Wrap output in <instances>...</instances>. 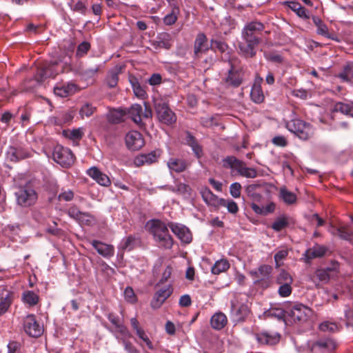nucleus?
<instances>
[{
	"instance_id": "obj_52",
	"label": "nucleus",
	"mask_w": 353,
	"mask_h": 353,
	"mask_svg": "<svg viewBox=\"0 0 353 353\" xmlns=\"http://www.w3.org/2000/svg\"><path fill=\"white\" fill-rule=\"evenodd\" d=\"M276 283L279 285L292 284L293 278L289 272L282 270L276 277Z\"/></svg>"
},
{
	"instance_id": "obj_45",
	"label": "nucleus",
	"mask_w": 353,
	"mask_h": 353,
	"mask_svg": "<svg viewBox=\"0 0 353 353\" xmlns=\"http://www.w3.org/2000/svg\"><path fill=\"white\" fill-rule=\"evenodd\" d=\"M63 135L72 141H79L83 136V132L80 128L63 130Z\"/></svg>"
},
{
	"instance_id": "obj_13",
	"label": "nucleus",
	"mask_w": 353,
	"mask_h": 353,
	"mask_svg": "<svg viewBox=\"0 0 353 353\" xmlns=\"http://www.w3.org/2000/svg\"><path fill=\"white\" fill-rule=\"evenodd\" d=\"M263 81V79L261 77L256 76L251 88L250 99L256 104H261L265 101V94L261 87Z\"/></svg>"
},
{
	"instance_id": "obj_11",
	"label": "nucleus",
	"mask_w": 353,
	"mask_h": 353,
	"mask_svg": "<svg viewBox=\"0 0 353 353\" xmlns=\"http://www.w3.org/2000/svg\"><path fill=\"white\" fill-rule=\"evenodd\" d=\"M23 328L26 333L32 337H39L43 334V327L37 321L33 314L28 315L23 322Z\"/></svg>"
},
{
	"instance_id": "obj_23",
	"label": "nucleus",
	"mask_w": 353,
	"mask_h": 353,
	"mask_svg": "<svg viewBox=\"0 0 353 353\" xmlns=\"http://www.w3.org/2000/svg\"><path fill=\"white\" fill-rule=\"evenodd\" d=\"M87 174L102 186L108 187L111 184V181L108 175L100 171V170L95 166L88 169L87 170Z\"/></svg>"
},
{
	"instance_id": "obj_56",
	"label": "nucleus",
	"mask_w": 353,
	"mask_h": 353,
	"mask_svg": "<svg viewBox=\"0 0 353 353\" xmlns=\"http://www.w3.org/2000/svg\"><path fill=\"white\" fill-rule=\"evenodd\" d=\"M320 330L323 332H336L339 330V325L335 322L324 321L319 325Z\"/></svg>"
},
{
	"instance_id": "obj_21",
	"label": "nucleus",
	"mask_w": 353,
	"mask_h": 353,
	"mask_svg": "<svg viewBox=\"0 0 353 353\" xmlns=\"http://www.w3.org/2000/svg\"><path fill=\"white\" fill-rule=\"evenodd\" d=\"M90 244L99 254L106 259H110L114 254V248L112 245L107 244L100 241L92 240Z\"/></svg>"
},
{
	"instance_id": "obj_41",
	"label": "nucleus",
	"mask_w": 353,
	"mask_h": 353,
	"mask_svg": "<svg viewBox=\"0 0 353 353\" xmlns=\"http://www.w3.org/2000/svg\"><path fill=\"white\" fill-rule=\"evenodd\" d=\"M12 296L8 293L6 295L0 294V316L8 312L9 307L12 303Z\"/></svg>"
},
{
	"instance_id": "obj_33",
	"label": "nucleus",
	"mask_w": 353,
	"mask_h": 353,
	"mask_svg": "<svg viewBox=\"0 0 353 353\" xmlns=\"http://www.w3.org/2000/svg\"><path fill=\"white\" fill-rule=\"evenodd\" d=\"M284 5H286L289 8L294 11L299 17L304 19L310 18L307 9L302 6V5L296 1H285Z\"/></svg>"
},
{
	"instance_id": "obj_24",
	"label": "nucleus",
	"mask_w": 353,
	"mask_h": 353,
	"mask_svg": "<svg viewBox=\"0 0 353 353\" xmlns=\"http://www.w3.org/2000/svg\"><path fill=\"white\" fill-rule=\"evenodd\" d=\"M185 143L192 148L197 159H200L203 157V151L202 146L199 144L196 137L189 131L185 132Z\"/></svg>"
},
{
	"instance_id": "obj_47",
	"label": "nucleus",
	"mask_w": 353,
	"mask_h": 353,
	"mask_svg": "<svg viewBox=\"0 0 353 353\" xmlns=\"http://www.w3.org/2000/svg\"><path fill=\"white\" fill-rule=\"evenodd\" d=\"M47 73H52L49 78H54L59 72H62V68L59 67L57 61L44 62Z\"/></svg>"
},
{
	"instance_id": "obj_61",
	"label": "nucleus",
	"mask_w": 353,
	"mask_h": 353,
	"mask_svg": "<svg viewBox=\"0 0 353 353\" xmlns=\"http://www.w3.org/2000/svg\"><path fill=\"white\" fill-rule=\"evenodd\" d=\"M74 192L71 190L62 189L58 195L59 201H70L74 199Z\"/></svg>"
},
{
	"instance_id": "obj_36",
	"label": "nucleus",
	"mask_w": 353,
	"mask_h": 353,
	"mask_svg": "<svg viewBox=\"0 0 353 353\" xmlns=\"http://www.w3.org/2000/svg\"><path fill=\"white\" fill-rule=\"evenodd\" d=\"M232 313L238 321H243L249 315L250 310L245 304H232Z\"/></svg>"
},
{
	"instance_id": "obj_37",
	"label": "nucleus",
	"mask_w": 353,
	"mask_h": 353,
	"mask_svg": "<svg viewBox=\"0 0 353 353\" xmlns=\"http://www.w3.org/2000/svg\"><path fill=\"white\" fill-rule=\"evenodd\" d=\"M314 345L321 349L327 350L328 352L334 351L337 347L336 341L330 338L320 339L315 342Z\"/></svg>"
},
{
	"instance_id": "obj_2",
	"label": "nucleus",
	"mask_w": 353,
	"mask_h": 353,
	"mask_svg": "<svg viewBox=\"0 0 353 353\" xmlns=\"http://www.w3.org/2000/svg\"><path fill=\"white\" fill-rule=\"evenodd\" d=\"M146 228L159 248L171 249L174 240L168 230V223L159 219H152L147 222Z\"/></svg>"
},
{
	"instance_id": "obj_5",
	"label": "nucleus",
	"mask_w": 353,
	"mask_h": 353,
	"mask_svg": "<svg viewBox=\"0 0 353 353\" xmlns=\"http://www.w3.org/2000/svg\"><path fill=\"white\" fill-rule=\"evenodd\" d=\"M14 195L17 204L21 208H30L34 205L38 199L37 192L29 185L19 187Z\"/></svg>"
},
{
	"instance_id": "obj_55",
	"label": "nucleus",
	"mask_w": 353,
	"mask_h": 353,
	"mask_svg": "<svg viewBox=\"0 0 353 353\" xmlns=\"http://www.w3.org/2000/svg\"><path fill=\"white\" fill-rule=\"evenodd\" d=\"M74 116L70 112H63L56 117L55 123L59 125H62L68 123L72 121Z\"/></svg>"
},
{
	"instance_id": "obj_49",
	"label": "nucleus",
	"mask_w": 353,
	"mask_h": 353,
	"mask_svg": "<svg viewBox=\"0 0 353 353\" xmlns=\"http://www.w3.org/2000/svg\"><path fill=\"white\" fill-rule=\"evenodd\" d=\"M51 74L47 73L46 67L44 62H43L38 66L34 74V79L38 82H43L45 79L49 78V75H51Z\"/></svg>"
},
{
	"instance_id": "obj_43",
	"label": "nucleus",
	"mask_w": 353,
	"mask_h": 353,
	"mask_svg": "<svg viewBox=\"0 0 353 353\" xmlns=\"http://www.w3.org/2000/svg\"><path fill=\"white\" fill-rule=\"evenodd\" d=\"M210 48L214 52H219L223 54L228 50L229 46L226 42L222 40L212 39Z\"/></svg>"
},
{
	"instance_id": "obj_12",
	"label": "nucleus",
	"mask_w": 353,
	"mask_h": 353,
	"mask_svg": "<svg viewBox=\"0 0 353 353\" xmlns=\"http://www.w3.org/2000/svg\"><path fill=\"white\" fill-rule=\"evenodd\" d=\"M6 155L9 161L18 162L30 157L31 152L21 145H11L8 148Z\"/></svg>"
},
{
	"instance_id": "obj_31",
	"label": "nucleus",
	"mask_w": 353,
	"mask_h": 353,
	"mask_svg": "<svg viewBox=\"0 0 353 353\" xmlns=\"http://www.w3.org/2000/svg\"><path fill=\"white\" fill-rule=\"evenodd\" d=\"M276 203L274 202H270L264 207H261L254 203L250 204L252 210L259 215L267 216L270 214L274 212L276 210Z\"/></svg>"
},
{
	"instance_id": "obj_7",
	"label": "nucleus",
	"mask_w": 353,
	"mask_h": 353,
	"mask_svg": "<svg viewBox=\"0 0 353 353\" xmlns=\"http://www.w3.org/2000/svg\"><path fill=\"white\" fill-rule=\"evenodd\" d=\"M290 131L302 140H307L314 134L312 126L303 120L293 119L287 124Z\"/></svg>"
},
{
	"instance_id": "obj_50",
	"label": "nucleus",
	"mask_w": 353,
	"mask_h": 353,
	"mask_svg": "<svg viewBox=\"0 0 353 353\" xmlns=\"http://www.w3.org/2000/svg\"><path fill=\"white\" fill-rule=\"evenodd\" d=\"M317 34L324 36L328 39L339 42L341 40L338 38V37L334 33H330L328 31L327 26L323 23L319 25L317 28L316 30Z\"/></svg>"
},
{
	"instance_id": "obj_26",
	"label": "nucleus",
	"mask_w": 353,
	"mask_h": 353,
	"mask_svg": "<svg viewBox=\"0 0 353 353\" xmlns=\"http://www.w3.org/2000/svg\"><path fill=\"white\" fill-rule=\"evenodd\" d=\"M167 165L171 172L181 173L187 170L189 164L185 159L172 157L168 159Z\"/></svg>"
},
{
	"instance_id": "obj_14",
	"label": "nucleus",
	"mask_w": 353,
	"mask_h": 353,
	"mask_svg": "<svg viewBox=\"0 0 353 353\" xmlns=\"http://www.w3.org/2000/svg\"><path fill=\"white\" fill-rule=\"evenodd\" d=\"M272 268L269 265H261L256 270L250 272V275L255 280V283L261 284L270 281Z\"/></svg>"
},
{
	"instance_id": "obj_39",
	"label": "nucleus",
	"mask_w": 353,
	"mask_h": 353,
	"mask_svg": "<svg viewBox=\"0 0 353 353\" xmlns=\"http://www.w3.org/2000/svg\"><path fill=\"white\" fill-rule=\"evenodd\" d=\"M130 83L132 85L134 94L140 99H145L147 97V92L145 89L141 85L138 79L134 77H130Z\"/></svg>"
},
{
	"instance_id": "obj_44",
	"label": "nucleus",
	"mask_w": 353,
	"mask_h": 353,
	"mask_svg": "<svg viewBox=\"0 0 353 353\" xmlns=\"http://www.w3.org/2000/svg\"><path fill=\"white\" fill-rule=\"evenodd\" d=\"M108 320L112 323V325H114L116 328V331L119 334H128V328L120 323L119 319L117 316H116L113 313H110L108 316Z\"/></svg>"
},
{
	"instance_id": "obj_29",
	"label": "nucleus",
	"mask_w": 353,
	"mask_h": 353,
	"mask_svg": "<svg viewBox=\"0 0 353 353\" xmlns=\"http://www.w3.org/2000/svg\"><path fill=\"white\" fill-rule=\"evenodd\" d=\"M77 91V85L73 83L57 85L54 88V93L61 97H66L74 94Z\"/></svg>"
},
{
	"instance_id": "obj_27",
	"label": "nucleus",
	"mask_w": 353,
	"mask_h": 353,
	"mask_svg": "<svg viewBox=\"0 0 353 353\" xmlns=\"http://www.w3.org/2000/svg\"><path fill=\"white\" fill-rule=\"evenodd\" d=\"M292 223V219L290 216L286 214H281L275 219L271 225V228L274 231L279 232L288 228Z\"/></svg>"
},
{
	"instance_id": "obj_62",
	"label": "nucleus",
	"mask_w": 353,
	"mask_h": 353,
	"mask_svg": "<svg viewBox=\"0 0 353 353\" xmlns=\"http://www.w3.org/2000/svg\"><path fill=\"white\" fill-rule=\"evenodd\" d=\"M259 187L258 185L251 184L246 187L245 192L248 196L256 201H259L261 196L256 192V189Z\"/></svg>"
},
{
	"instance_id": "obj_6",
	"label": "nucleus",
	"mask_w": 353,
	"mask_h": 353,
	"mask_svg": "<svg viewBox=\"0 0 353 353\" xmlns=\"http://www.w3.org/2000/svg\"><path fill=\"white\" fill-rule=\"evenodd\" d=\"M54 161L63 168H70L75 162V156L72 152L61 145H57L53 150Z\"/></svg>"
},
{
	"instance_id": "obj_58",
	"label": "nucleus",
	"mask_w": 353,
	"mask_h": 353,
	"mask_svg": "<svg viewBox=\"0 0 353 353\" xmlns=\"http://www.w3.org/2000/svg\"><path fill=\"white\" fill-rule=\"evenodd\" d=\"M200 123L201 125L205 128H212L217 126L219 122L214 117H203L201 118Z\"/></svg>"
},
{
	"instance_id": "obj_25",
	"label": "nucleus",
	"mask_w": 353,
	"mask_h": 353,
	"mask_svg": "<svg viewBox=\"0 0 353 353\" xmlns=\"http://www.w3.org/2000/svg\"><path fill=\"white\" fill-rule=\"evenodd\" d=\"M327 250L325 246L316 244L305 251L303 254L305 261L309 263L314 259L322 257L325 254Z\"/></svg>"
},
{
	"instance_id": "obj_63",
	"label": "nucleus",
	"mask_w": 353,
	"mask_h": 353,
	"mask_svg": "<svg viewBox=\"0 0 353 353\" xmlns=\"http://www.w3.org/2000/svg\"><path fill=\"white\" fill-rule=\"evenodd\" d=\"M288 255V250H281L276 252L274 256L275 261L276 268H279L282 265V263H281L283 259H285Z\"/></svg>"
},
{
	"instance_id": "obj_4",
	"label": "nucleus",
	"mask_w": 353,
	"mask_h": 353,
	"mask_svg": "<svg viewBox=\"0 0 353 353\" xmlns=\"http://www.w3.org/2000/svg\"><path fill=\"white\" fill-rule=\"evenodd\" d=\"M223 166L236 170L239 175L245 178H255L257 171L255 168H248L245 163L234 156H228L223 159Z\"/></svg>"
},
{
	"instance_id": "obj_20",
	"label": "nucleus",
	"mask_w": 353,
	"mask_h": 353,
	"mask_svg": "<svg viewBox=\"0 0 353 353\" xmlns=\"http://www.w3.org/2000/svg\"><path fill=\"white\" fill-rule=\"evenodd\" d=\"M257 342L262 345H274L280 341L281 336L278 333H270L267 331L254 334Z\"/></svg>"
},
{
	"instance_id": "obj_46",
	"label": "nucleus",
	"mask_w": 353,
	"mask_h": 353,
	"mask_svg": "<svg viewBox=\"0 0 353 353\" xmlns=\"http://www.w3.org/2000/svg\"><path fill=\"white\" fill-rule=\"evenodd\" d=\"M136 241V238L132 235H130L121 241L119 248L123 251H130L134 248Z\"/></svg>"
},
{
	"instance_id": "obj_18",
	"label": "nucleus",
	"mask_w": 353,
	"mask_h": 353,
	"mask_svg": "<svg viewBox=\"0 0 353 353\" xmlns=\"http://www.w3.org/2000/svg\"><path fill=\"white\" fill-rule=\"evenodd\" d=\"M125 140L127 147L132 150H138L145 144L142 134L136 130L130 131L125 135Z\"/></svg>"
},
{
	"instance_id": "obj_59",
	"label": "nucleus",
	"mask_w": 353,
	"mask_h": 353,
	"mask_svg": "<svg viewBox=\"0 0 353 353\" xmlns=\"http://www.w3.org/2000/svg\"><path fill=\"white\" fill-rule=\"evenodd\" d=\"M137 335L139 337L141 340L145 343L146 347L150 350H154V345L151 340L149 339L148 335L146 334L144 330L142 328L141 330H139V332H137Z\"/></svg>"
},
{
	"instance_id": "obj_40",
	"label": "nucleus",
	"mask_w": 353,
	"mask_h": 353,
	"mask_svg": "<svg viewBox=\"0 0 353 353\" xmlns=\"http://www.w3.org/2000/svg\"><path fill=\"white\" fill-rule=\"evenodd\" d=\"M230 267V264L227 259H221L217 261L211 268L213 274H219L226 272Z\"/></svg>"
},
{
	"instance_id": "obj_19",
	"label": "nucleus",
	"mask_w": 353,
	"mask_h": 353,
	"mask_svg": "<svg viewBox=\"0 0 353 353\" xmlns=\"http://www.w3.org/2000/svg\"><path fill=\"white\" fill-rule=\"evenodd\" d=\"M173 288L171 285H168L165 288L157 290L151 301V307L154 309L159 308L165 300L171 296Z\"/></svg>"
},
{
	"instance_id": "obj_17",
	"label": "nucleus",
	"mask_w": 353,
	"mask_h": 353,
	"mask_svg": "<svg viewBox=\"0 0 353 353\" xmlns=\"http://www.w3.org/2000/svg\"><path fill=\"white\" fill-rule=\"evenodd\" d=\"M67 213L70 217L78 221L81 225H90L94 221L93 216L88 212L80 211L76 206L70 207Z\"/></svg>"
},
{
	"instance_id": "obj_57",
	"label": "nucleus",
	"mask_w": 353,
	"mask_h": 353,
	"mask_svg": "<svg viewBox=\"0 0 353 353\" xmlns=\"http://www.w3.org/2000/svg\"><path fill=\"white\" fill-rule=\"evenodd\" d=\"M97 110V108L90 103L84 104L79 110V114L82 119L85 117L92 116Z\"/></svg>"
},
{
	"instance_id": "obj_34",
	"label": "nucleus",
	"mask_w": 353,
	"mask_h": 353,
	"mask_svg": "<svg viewBox=\"0 0 353 353\" xmlns=\"http://www.w3.org/2000/svg\"><path fill=\"white\" fill-rule=\"evenodd\" d=\"M336 77L343 82H351L353 83V62L347 63Z\"/></svg>"
},
{
	"instance_id": "obj_15",
	"label": "nucleus",
	"mask_w": 353,
	"mask_h": 353,
	"mask_svg": "<svg viewBox=\"0 0 353 353\" xmlns=\"http://www.w3.org/2000/svg\"><path fill=\"white\" fill-rule=\"evenodd\" d=\"M243 73L241 69L236 68L232 63L228 70L227 77L223 79L224 82L229 86L237 88L243 82Z\"/></svg>"
},
{
	"instance_id": "obj_48",
	"label": "nucleus",
	"mask_w": 353,
	"mask_h": 353,
	"mask_svg": "<svg viewBox=\"0 0 353 353\" xmlns=\"http://www.w3.org/2000/svg\"><path fill=\"white\" fill-rule=\"evenodd\" d=\"M340 238L346 241H351L353 238V229L350 225H342L337 229Z\"/></svg>"
},
{
	"instance_id": "obj_53",
	"label": "nucleus",
	"mask_w": 353,
	"mask_h": 353,
	"mask_svg": "<svg viewBox=\"0 0 353 353\" xmlns=\"http://www.w3.org/2000/svg\"><path fill=\"white\" fill-rule=\"evenodd\" d=\"M219 206L227 208L229 212L236 214L239 211L237 203L233 200H226L225 199H220Z\"/></svg>"
},
{
	"instance_id": "obj_10",
	"label": "nucleus",
	"mask_w": 353,
	"mask_h": 353,
	"mask_svg": "<svg viewBox=\"0 0 353 353\" xmlns=\"http://www.w3.org/2000/svg\"><path fill=\"white\" fill-rule=\"evenodd\" d=\"M210 49L208 45V39L203 32L196 34L193 45V59L199 61L203 54L207 53Z\"/></svg>"
},
{
	"instance_id": "obj_3",
	"label": "nucleus",
	"mask_w": 353,
	"mask_h": 353,
	"mask_svg": "<svg viewBox=\"0 0 353 353\" xmlns=\"http://www.w3.org/2000/svg\"><path fill=\"white\" fill-rule=\"evenodd\" d=\"M154 110L159 121L168 126L173 125L176 122V115L170 109L168 102L162 99H157L154 101Z\"/></svg>"
},
{
	"instance_id": "obj_28",
	"label": "nucleus",
	"mask_w": 353,
	"mask_h": 353,
	"mask_svg": "<svg viewBox=\"0 0 353 353\" xmlns=\"http://www.w3.org/2000/svg\"><path fill=\"white\" fill-rule=\"evenodd\" d=\"M127 115L126 109H112L107 115V119L109 123L112 124H119L125 121Z\"/></svg>"
},
{
	"instance_id": "obj_51",
	"label": "nucleus",
	"mask_w": 353,
	"mask_h": 353,
	"mask_svg": "<svg viewBox=\"0 0 353 353\" xmlns=\"http://www.w3.org/2000/svg\"><path fill=\"white\" fill-rule=\"evenodd\" d=\"M334 110L336 112H339L342 114L353 117V106L351 105L339 102L336 103Z\"/></svg>"
},
{
	"instance_id": "obj_54",
	"label": "nucleus",
	"mask_w": 353,
	"mask_h": 353,
	"mask_svg": "<svg viewBox=\"0 0 353 353\" xmlns=\"http://www.w3.org/2000/svg\"><path fill=\"white\" fill-rule=\"evenodd\" d=\"M329 279L330 274L328 273V271L323 269L316 270L312 277V280L314 282H316V280L321 282H327Z\"/></svg>"
},
{
	"instance_id": "obj_64",
	"label": "nucleus",
	"mask_w": 353,
	"mask_h": 353,
	"mask_svg": "<svg viewBox=\"0 0 353 353\" xmlns=\"http://www.w3.org/2000/svg\"><path fill=\"white\" fill-rule=\"evenodd\" d=\"M124 296L128 303H135L137 301V296L131 287H127L124 290Z\"/></svg>"
},
{
	"instance_id": "obj_8",
	"label": "nucleus",
	"mask_w": 353,
	"mask_h": 353,
	"mask_svg": "<svg viewBox=\"0 0 353 353\" xmlns=\"http://www.w3.org/2000/svg\"><path fill=\"white\" fill-rule=\"evenodd\" d=\"M289 316L295 323L305 322L312 316L313 311L309 307L302 303H294L287 307Z\"/></svg>"
},
{
	"instance_id": "obj_35",
	"label": "nucleus",
	"mask_w": 353,
	"mask_h": 353,
	"mask_svg": "<svg viewBox=\"0 0 353 353\" xmlns=\"http://www.w3.org/2000/svg\"><path fill=\"white\" fill-rule=\"evenodd\" d=\"M279 197L287 205H293L297 200L296 194L289 191L285 186L279 189Z\"/></svg>"
},
{
	"instance_id": "obj_42",
	"label": "nucleus",
	"mask_w": 353,
	"mask_h": 353,
	"mask_svg": "<svg viewBox=\"0 0 353 353\" xmlns=\"http://www.w3.org/2000/svg\"><path fill=\"white\" fill-rule=\"evenodd\" d=\"M22 300L26 304L29 305V306H34L39 303V296L34 292L27 290L23 293Z\"/></svg>"
},
{
	"instance_id": "obj_60",
	"label": "nucleus",
	"mask_w": 353,
	"mask_h": 353,
	"mask_svg": "<svg viewBox=\"0 0 353 353\" xmlns=\"http://www.w3.org/2000/svg\"><path fill=\"white\" fill-rule=\"evenodd\" d=\"M90 47H91V46L89 42L83 41V42L81 43L77 47V50L76 52L77 57H84L85 54H87L88 51L90 50Z\"/></svg>"
},
{
	"instance_id": "obj_38",
	"label": "nucleus",
	"mask_w": 353,
	"mask_h": 353,
	"mask_svg": "<svg viewBox=\"0 0 353 353\" xmlns=\"http://www.w3.org/2000/svg\"><path fill=\"white\" fill-rule=\"evenodd\" d=\"M128 335L124 334H119L117 336L122 342L124 345L125 350L128 353H139L135 346L129 341L132 337L131 333L128 330Z\"/></svg>"
},
{
	"instance_id": "obj_1",
	"label": "nucleus",
	"mask_w": 353,
	"mask_h": 353,
	"mask_svg": "<svg viewBox=\"0 0 353 353\" xmlns=\"http://www.w3.org/2000/svg\"><path fill=\"white\" fill-rule=\"evenodd\" d=\"M263 23L253 20L248 22L241 30L242 41L238 43V52L245 59H252L256 54V48L261 43L260 35L265 30Z\"/></svg>"
},
{
	"instance_id": "obj_32",
	"label": "nucleus",
	"mask_w": 353,
	"mask_h": 353,
	"mask_svg": "<svg viewBox=\"0 0 353 353\" xmlns=\"http://www.w3.org/2000/svg\"><path fill=\"white\" fill-rule=\"evenodd\" d=\"M201 194L204 201L208 205L212 206H219L220 199L215 195L209 188H203L201 190Z\"/></svg>"
},
{
	"instance_id": "obj_22",
	"label": "nucleus",
	"mask_w": 353,
	"mask_h": 353,
	"mask_svg": "<svg viewBox=\"0 0 353 353\" xmlns=\"http://www.w3.org/2000/svg\"><path fill=\"white\" fill-rule=\"evenodd\" d=\"M125 68V65L118 64L108 72L105 83L109 88H113L117 85L119 75L123 72Z\"/></svg>"
},
{
	"instance_id": "obj_9",
	"label": "nucleus",
	"mask_w": 353,
	"mask_h": 353,
	"mask_svg": "<svg viewBox=\"0 0 353 353\" xmlns=\"http://www.w3.org/2000/svg\"><path fill=\"white\" fill-rule=\"evenodd\" d=\"M127 114L130 118L139 127L143 125L142 119H149L152 116V112L150 108L145 105V111L143 112V108L139 104H134L129 109H126Z\"/></svg>"
},
{
	"instance_id": "obj_16",
	"label": "nucleus",
	"mask_w": 353,
	"mask_h": 353,
	"mask_svg": "<svg viewBox=\"0 0 353 353\" xmlns=\"http://www.w3.org/2000/svg\"><path fill=\"white\" fill-rule=\"evenodd\" d=\"M168 226L171 229L172 232L183 243H190L191 242L192 239V234L187 227L182 224L174 222H169Z\"/></svg>"
},
{
	"instance_id": "obj_30",
	"label": "nucleus",
	"mask_w": 353,
	"mask_h": 353,
	"mask_svg": "<svg viewBox=\"0 0 353 353\" xmlns=\"http://www.w3.org/2000/svg\"><path fill=\"white\" fill-rule=\"evenodd\" d=\"M227 323V316L221 312H216L212 316L210 319V325L216 330H222Z\"/></svg>"
}]
</instances>
